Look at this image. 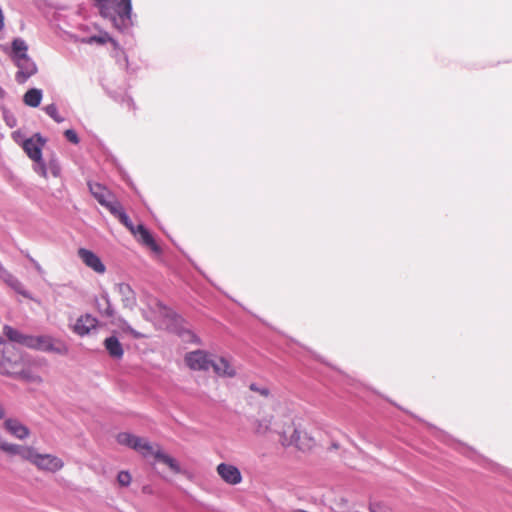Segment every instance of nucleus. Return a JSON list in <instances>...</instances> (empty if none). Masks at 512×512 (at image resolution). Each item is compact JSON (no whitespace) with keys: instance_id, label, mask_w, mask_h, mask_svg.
Here are the masks:
<instances>
[{"instance_id":"29","label":"nucleus","mask_w":512,"mask_h":512,"mask_svg":"<svg viewBox=\"0 0 512 512\" xmlns=\"http://www.w3.org/2000/svg\"><path fill=\"white\" fill-rule=\"evenodd\" d=\"M33 161L35 172L41 176L47 177V167L42 159V156L40 157V159H33Z\"/></svg>"},{"instance_id":"1","label":"nucleus","mask_w":512,"mask_h":512,"mask_svg":"<svg viewBox=\"0 0 512 512\" xmlns=\"http://www.w3.org/2000/svg\"><path fill=\"white\" fill-rule=\"evenodd\" d=\"M274 432L279 444L285 449L293 447L300 452H310L316 446L315 438L298 427L290 414L279 417Z\"/></svg>"},{"instance_id":"9","label":"nucleus","mask_w":512,"mask_h":512,"mask_svg":"<svg viewBox=\"0 0 512 512\" xmlns=\"http://www.w3.org/2000/svg\"><path fill=\"white\" fill-rule=\"evenodd\" d=\"M185 364L195 371H207L210 368L212 359L204 350H195L188 352L184 358Z\"/></svg>"},{"instance_id":"4","label":"nucleus","mask_w":512,"mask_h":512,"mask_svg":"<svg viewBox=\"0 0 512 512\" xmlns=\"http://www.w3.org/2000/svg\"><path fill=\"white\" fill-rule=\"evenodd\" d=\"M27 347L58 355H66L69 351L63 340L50 335L31 336L27 340Z\"/></svg>"},{"instance_id":"17","label":"nucleus","mask_w":512,"mask_h":512,"mask_svg":"<svg viewBox=\"0 0 512 512\" xmlns=\"http://www.w3.org/2000/svg\"><path fill=\"white\" fill-rule=\"evenodd\" d=\"M272 423V415H262L251 422V429L255 435L264 436L272 430Z\"/></svg>"},{"instance_id":"33","label":"nucleus","mask_w":512,"mask_h":512,"mask_svg":"<svg viewBox=\"0 0 512 512\" xmlns=\"http://www.w3.org/2000/svg\"><path fill=\"white\" fill-rule=\"evenodd\" d=\"M119 290L122 294H130L131 295V297L127 296V298H126L127 302H130V303L134 302L135 298H134L133 292L128 285H123V284L120 285Z\"/></svg>"},{"instance_id":"37","label":"nucleus","mask_w":512,"mask_h":512,"mask_svg":"<svg viewBox=\"0 0 512 512\" xmlns=\"http://www.w3.org/2000/svg\"><path fill=\"white\" fill-rule=\"evenodd\" d=\"M6 122L10 127H14L16 120L13 117L5 116Z\"/></svg>"},{"instance_id":"10","label":"nucleus","mask_w":512,"mask_h":512,"mask_svg":"<svg viewBox=\"0 0 512 512\" xmlns=\"http://www.w3.org/2000/svg\"><path fill=\"white\" fill-rule=\"evenodd\" d=\"M77 255L83 264L96 274L103 275L106 272L105 264L102 262L101 258L93 251L86 248H79L77 250Z\"/></svg>"},{"instance_id":"12","label":"nucleus","mask_w":512,"mask_h":512,"mask_svg":"<svg viewBox=\"0 0 512 512\" xmlns=\"http://www.w3.org/2000/svg\"><path fill=\"white\" fill-rule=\"evenodd\" d=\"M219 477L229 485H237L242 482L240 470L232 464L220 463L216 467Z\"/></svg>"},{"instance_id":"16","label":"nucleus","mask_w":512,"mask_h":512,"mask_svg":"<svg viewBox=\"0 0 512 512\" xmlns=\"http://www.w3.org/2000/svg\"><path fill=\"white\" fill-rule=\"evenodd\" d=\"M119 7L118 10V23L123 27L124 32L129 30L132 25V0H117Z\"/></svg>"},{"instance_id":"3","label":"nucleus","mask_w":512,"mask_h":512,"mask_svg":"<svg viewBox=\"0 0 512 512\" xmlns=\"http://www.w3.org/2000/svg\"><path fill=\"white\" fill-rule=\"evenodd\" d=\"M28 45L22 38H15L12 41L11 58L18 68L15 79L19 84L25 83L37 72L35 62L28 56Z\"/></svg>"},{"instance_id":"35","label":"nucleus","mask_w":512,"mask_h":512,"mask_svg":"<svg viewBox=\"0 0 512 512\" xmlns=\"http://www.w3.org/2000/svg\"><path fill=\"white\" fill-rule=\"evenodd\" d=\"M156 306L158 307L159 309V312L164 315L165 317H170L172 315V312L170 309H168L167 307H165L163 304H161L160 302H157L156 303Z\"/></svg>"},{"instance_id":"2","label":"nucleus","mask_w":512,"mask_h":512,"mask_svg":"<svg viewBox=\"0 0 512 512\" xmlns=\"http://www.w3.org/2000/svg\"><path fill=\"white\" fill-rule=\"evenodd\" d=\"M117 441L121 445H125L140 453L144 458L153 457L156 461L166 465L173 473H182L179 462L165 453L159 444H153L146 438L139 437L127 432L119 433Z\"/></svg>"},{"instance_id":"19","label":"nucleus","mask_w":512,"mask_h":512,"mask_svg":"<svg viewBox=\"0 0 512 512\" xmlns=\"http://www.w3.org/2000/svg\"><path fill=\"white\" fill-rule=\"evenodd\" d=\"M0 278L14 291L23 295L24 297H28L23 284L2 265L0 266Z\"/></svg>"},{"instance_id":"27","label":"nucleus","mask_w":512,"mask_h":512,"mask_svg":"<svg viewBox=\"0 0 512 512\" xmlns=\"http://www.w3.org/2000/svg\"><path fill=\"white\" fill-rule=\"evenodd\" d=\"M47 167V175L50 174L54 177H57L60 175L61 172V166L56 158H52L49 160V162L46 164Z\"/></svg>"},{"instance_id":"36","label":"nucleus","mask_w":512,"mask_h":512,"mask_svg":"<svg viewBox=\"0 0 512 512\" xmlns=\"http://www.w3.org/2000/svg\"><path fill=\"white\" fill-rule=\"evenodd\" d=\"M30 261L32 262L34 268L39 272V273H42L43 272V269L41 267V265L35 261L33 258H30Z\"/></svg>"},{"instance_id":"7","label":"nucleus","mask_w":512,"mask_h":512,"mask_svg":"<svg viewBox=\"0 0 512 512\" xmlns=\"http://www.w3.org/2000/svg\"><path fill=\"white\" fill-rule=\"evenodd\" d=\"M100 205L105 207L127 229H131V219L126 214L121 203L113 197V194H94Z\"/></svg>"},{"instance_id":"39","label":"nucleus","mask_w":512,"mask_h":512,"mask_svg":"<svg viewBox=\"0 0 512 512\" xmlns=\"http://www.w3.org/2000/svg\"><path fill=\"white\" fill-rule=\"evenodd\" d=\"M5 95L4 89L0 86V99L3 98Z\"/></svg>"},{"instance_id":"11","label":"nucleus","mask_w":512,"mask_h":512,"mask_svg":"<svg viewBox=\"0 0 512 512\" xmlns=\"http://www.w3.org/2000/svg\"><path fill=\"white\" fill-rule=\"evenodd\" d=\"M131 229H128L129 232L136 238V240L143 246L150 248L152 251L156 253H160V247L155 242L152 234L149 230L143 225L139 224L135 226L131 222Z\"/></svg>"},{"instance_id":"24","label":"nucleus","mask_w":512,"mask_h":512,"mask_svg":"<svg viewBox=\"0 0 512 512\" xmlns=\"http://www.w3.org/2000/svg\"><path fill=\"white\" fill-rule=\"evenodd\" d=\"M4 334L10 341L21 343L25 346H27V340L31 338V336L22 335L19 331L15 330L10 326L4 327Z\"/></svg>"},{"instance_id":"34","label":"nucleus","mask_w":512,"mask_h":512,"mask_svg":"<svg viewBox=\"0 0 512 512\" xmlns=\"http://www.w3.org/2000/svg\"><path fill=\"white\" fill-rule=\"evenodd\" d=\"M122 104L125 107H127L129 110H134L135 109L134 101H133V99L130 96L123 97Z\"/></svg>"},{"instance_id":"23","label":"nucleus","mask_w":512,"mask_h":512,"mask_svg":"<svg viewBox=\"0 0 512 512\" xmlns=\"http://www.w3.org/2000/svg\"><path fill=\"white\" fill-rule=\"evenodd\" d=\"M42 97H43L42 90L37 89V88H32V89H29L24 94L23 101L27 106L35 108L40 105Z\"/></svg>"},{"instance_id":"5","label":"nucleus","mask_w":512,"mask_h":512,"mask_svg":"<svg viewBox=\"0 0 512 512\" xmlns=\"http://www.w3.org/2000/svg\"><path fill=\"white\" fill-rule=\"evenodd\" d=\"M20 360L21 356L15 344L0 342V373L8 375L15 373Z\"/></svg>"},{"instance_id":"14","label":"nucleus","mask_w":512,"mask_h":512,"mask_svg":"<svg viewBox=\"0 0 512 512\" xmlns=\"http://www.w3.org/2000/svg\"><path fill=\"white\" fill-rule=\"evenodd\" d=\"M98 320L91 314H84L77 318L72 330L80 337L88 335L92 330L96 329Z\"/></svg>"},{"instance_id":"21","label":"nucleus","mask_w":512,"mask_h":512,"mask_svg":"<svg viewBox=\"0 0 512 512\" xmlns=\"http://www.w3.org/2000/svg\"><path fill=\"white\" fill-rule=\"evenodd\" d=\"M5 428L10 434L19 439H24L29 435L28 428L14 419L6 420Z\"/></svg>"},{"instance_id":"31","label":"nucleus","mask_w":512,"mask_h":512,"mask_svg":"<svg viewBox=\"0 0 512 512\" xmlns=\"http://www.w3.org/2000/svg\"><path fill=\"white\" fill-rule=\"evenodd\" d=\"M132 480L131 474L128 471H120L117 475V481L120 486L127 487Z\"/></svg>"},{"instance_id":"22","label":"nucleus","mask_w":512,"mask_h":512,"mask_svg":"<svg viewBox=\"0 0 512 512\" xmlns=\"http://www.w3.org/2000/svg\"><path fill=\"white\" fill-rule=\"evenodd\" d=\"M96 309L103 317L106 318H113L115 315V311L112 308L107 295H102L101 298L96 299Z\"/></svg>"},{"instance_id":"13","label":"nucleus","mask_w":512,"mask_h":512,"mask_svg":"<svg viewBox=\"0 0 512 512\" xmlns=\"http://www.w3.org/2000/svg\"><path fill=\"white\" fill-rule=\"evenodd\" d=\"M45 143V138L37 133L33 137L26 139L22 144V148L32 160L40 159L42 156V148Z\"/></svg>"},{"instance_id":"20","label":"nucleus","mask_w":512,"mask_h":512,"mask_svg":"<svg viewBox=\"0 0 512 512\" xmlns=\"http://www.w3.org/2000/svg\"><path fill=\"white\" fill-rule=\"evenodd\" d=\"M105 349L113 359H121L124 355V349L119 339L115 336L106 338L103 342Z\"/></svg>"},{"instance_id":"26","label":"nucleus","mask_w":512,"mask_h":512,"mask_svg":"<svg viewBox=\"0 0 512 512\" xmlns=\"http://www.w3.org/2000/svg\"><path fill=\"white\" fill-rule=\"evenodd\" d=\"M43 109H44L45 113L48 116H50L55 122H57V123L64 122V118L62 116H60V114L58 113V108L54 103L45 106Z\"/></svg>"},{"instance_id":"30","label":"nucleus","mask_w":512,"mask_h":512,"mask_svg":"<svg viewBox=\"0 0 512 512\" xmlns=\"http://www.w3.org/2000/svg\"><path fill=\"white\" fill-rule=\"evenodd\" d=\"M249 389L262 397L267 398L270 396V390L267 386H259L256 383H251Z\"/></svg>"},{"instance_id":"6","label":"nucleus","mask_w":512,"mask_h":512,"mask_svg":"<svg viewBox=\"0 0 512 512\" xmlns=\"http://www.w3.org/2000/svg\"><path fill=\"white\" fill-rule=\"evenodd\" d=\"M28 462L33 464L38 470L56 473L63 469L64 461L56 455L48 453H38L34 448Z\"/></svg>"},{"instance_id":"18","label":"nucleus","mask_w":512,"mask_h":512,"mask_svg":"<svg viewBox=\"0 0 512 512\" xmlns=\"http://www.w3.org/2000/svg\"><path fill=\"white\" fill-rule=\"evenodd\" d=\"M0 449L12 455H19L23 460L28 461L33 447L9 444L0 439Z\"/></svg>"},{"instance_id":"28","label":"nucleus","mask_w":512,"mask_h":512,"mask_svg":"<svg viewBox=\"0 0 512 512\" xmlns=\"http://www.w3.org/2000/svg\"><path fill=\"white\" fill-rule=\"evenodd\" d=\"M121 328L124 332L131 334L136 339L145 338L148 336L147 333L134 329L131 325H129L126 322L122 324Z\"/></svg>"},{"instance_id":"8","label":"nucleus","mask_w":512,"mask_h":512,"mask_svg":"<svg viewBox=\"0 0 512 512\" xmlns=\"http://www.w3.org/2000/svg\"><path fill=\"white\" fill-rule=\"evenodd\" d=\"M94 6L98 9L99 14L104 19H107L111 22L112 26L120 32H124V29L118 23V10L117 0H92Z\"/></svg>"},{"instance_id":"25","label":"nucleus","mask_w":512,"mask_h":512,"mask_svg":"<svg viewBox=\"0 0 512 512\" xmlns=\"http://www.w3.org/2000/svg\"><path fill=\"white\" fill-rule=\"evenodd\" d=\"M82 42L86 43V44L96 43V44H100V45L106 44L107 42H111L114 46L117 45V42L113 38H111L107 32H102L100 35H93V36L84 38L82 40Z\"/></svg>"},{"instance_id":"15","label":"nucleus","mask_w":512,"mask_h":512,"mask_svg":"<svg viewBox=\"0 0 512 512\" xmlns=\"http://www.w3.org/2000/svg\"><path fill=\"white\" fill-rule=\"evenodd\" d=\"M210 367L213 368L216 375L222 378H233L237 374L235 366L230 359L225 357H218L212 360Z\"/></svg>"},{"instance_id":"38","label":"nucleus","mask_w":512,"mask_h":512,"mask_svg":"<svg viewBox=\"0 0 512 512\" xmlns=\"http://www.w3.org/2000/svg\"><path fill=\"white\" fill-rule=\"evenodd\" d=\"M142 492L144 494H152L153 493V490H152V487L149 486V485H145L142 487Z\"/></svg>"},{"instance_id":"32","label":"nucleus","mask_w":512,"mask_h":512,"mask_svg":"<svg viewBox=\"0 0 512 512\" xmlns=\"http://www.w3.org/2000/svg\"><path fill=\"white\" fill-rule=\"evenodd\" d=\"M64 136H65V138L69 142H71L73 144H78L79 143V137H78L77 133L73 129H67L64 132Z\"/></svg>"}]
</instances>
